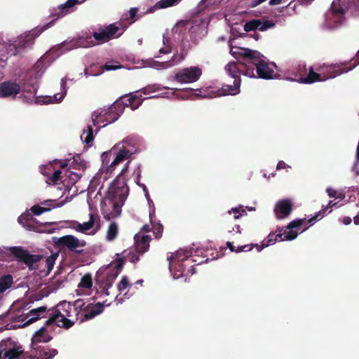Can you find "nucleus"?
Wrapping results in <instances>:
<instances>
[{"label": "nucleus", "instance_id": "28", "mask_svg": "<svg viewBox=\"0 0 359 359\" xmlns=\"http://www.w3.org/2000/svg\"><path fill=\"white\" fill-rule=\"evenodd\" d=\"M86 0H67L65 4L58 6V12L55 14L57 18H60L74 11V7L77 4L83 3Z\"/></svg>", "mask_w": 359, "mask_h": 359}, {"label": "nucleus", "instance_id": "6", "mask_svg": "<svg viewBox=\"0 0 359 359\" xmlns=\"http://www.w3.org/2000/svg\"><path fill=\"white\" fill-rule=\"evenodd\" d=\"M139 152L137 140L134 137L123 139L114 144L110 150L102 154V163L99 174L104 180H107L121 163Z\"/></svg>", "mask_w": 359, "mask_h": 359}, {"label": "nucleus", "instance_id": "57", "mask_svg": "<svg viewBox=\"0 0 359 359\" xmlns=\"http://www.w3.org/2000/svg\"><path fill=\"white\" fill-rule=\"evenodd\" d=\"M353 60H354V64L351 65V66H354V67H355L357 65H359V50L358 51V53Z\"/></svg>", "mask_w": 359, "mask_h": 359}, {"label": "nucleus", "instance_id": "62", "mask_svg": "<svg viewBox=\"0 0 359 359\" xmlns=\"http://www.w3.org/2000/svg\"><path fill=\"white\" fill-rule=\"evenodd\" d=\"M116 301L118 302V303H122L123 299L121 297H118V296L116 297Z\"/></svg>", "mask_w": 359, "mask_h": 359}, {"label": "nucleus", "instance_id": "61", "mask_svg": "<svg viewBox=\"0 0 359 359\" xmlns=\"http://www.w3.org/2000/svg\"><path fill=\"white\" fill-rule=\"evenodd\" d=\"M253 245V248H254L255 246H256V247H257V250H258L259 252H260V251H261V250L264 248V247L263 246V243L262 244V245H257H257Z\"/></svg>", "mask_w": 359, "mask_h": 359}, {"label": "nucleus", "instance_id": "9", "mask_svg": "<svg viewBox=\"0 0 359 359\" xmlns=\"http://www.w3.org/2000/svg\"><path fill=\"white\" fill-rule=\"evenodd\" d=\"M8 250L15 255L20 261L24 262L30 270L46 267L47 271L45 275L49 274L53 269L55 261L58 257L57 253L52 254L45 259L38 255H30L27 250L21 247H10Z\"/></svg>", "mask_w": 359, "mask_h": 359}, {"label": "nucleus", "instance_id": "47", "mask_svg": "<svg viewBox=\"0 0 359 359\" xmlns=\"http://www.w3.org/2000/svg\"><path fill=\"white\" fill-rule=\"evenodd\" d=\"M71 167L73 169H77L79 171L80 170H84V169L86 168V163L83 161H80L79 163H78V162H76V160H74L72 162V163L71 165Z\"/></svg>", "mask_w": 359, "mask_h": 359}, {"label": "nucleus", "instance_id": "2", "mask_svg": "<svg viewBox=\"0 0 359 359\" xmlns=\"http://www.w3.org/2000/svg\"><path fill=\"white\" fill-rule=\"evenodd\" d=\"M57 164H60V168L65 169L68 163L66 160L61 161L55 159L47 165H41L40 171L42 175L47 177L46 182L48 184L55 185L57 190H63L61 197L65 196V198L60 202H57V200L48 199L43 201L40 205H34L31 210L36 215L50 211L53 208L62 207L79 192L76 183L80 179L81 174L69 169L65 170L62 173L60 170L57 169Z\"/></svg>", "mask_w": 359, "mask_h": 359}, {"label": "nucleus", "instance_id": "7", "mask_svg": "<svg viewBox=\"0 0 359 359\" xmlns=\"http://www.w3.org/2000/svg\"><path fill=\"white\" fill-rule=\"evenodd\" d=\"M128 191L124 179H115L111 183L102 203V210L105 218L110 220L121 215V208L127 198Z\"/></svg>", "mask_w": 359, "mask_h": 359}, {"label": "nucleus", "instance_id": "58", "mask_svg": "<svg viewBox=\"0 0 359 359\" xmlns=\"http://www.w3.org/2000/svg\"><path fill=\"white\" fill-rule=\"evenodd\" d=\"M281 2H282V0H270L269 5H271V6L278 5V4H281Z\"/></svg>", "mask_w": 359, "mask_h": 359}, {"label": "nucleus", "instance_id": "63", "mask_svg": "<svg viewBox=\"0 0 359 359\" xmlns=\"http://www.w3.org/2000/svg\"><path fill=\"white\" fill-rule=\"evenodd\" d=\"M302 69H304L305 71L306 70V67H305V65H303V66L299 65V70H301V69H302Z\"/></svg>", "mask_w": 359, "mask_h": 359}, {"label": "nucleus", "instance_id": "3", "mask_svg": "<svg viewBox=\"0 0 359 359\" xmlns=\"http://www.w3.org/2000/svg\"><path fill=\"white\" fill-rule=\"evenodd\" d=\"M104 306H108L109 304L97 303L96 304L84 303L81 299H77L73 304L67 302L58 304L50 315L48 321L58 327L69 328L76 320L82 322L90 320L102 313Z\"/></svg>", "mask_w": 359, "mask_h": 359}, {"label": "nucleus", "instance_id": "12", "mask_svg": "<svg viewBox=\"0 0 359 359\" xmlns=\"http://www.w3.org/2000/svg\"><path fill=\"white\" fill-rule=\"evenodd\" d=\"M226 67L227 74L226 75V95H235L240 93L241 74H244V71L241 67V63L229 62Z\"/></svg>", "mask_w": 359, "mask_h": 359}, {"label": "nucleus", "instance_id": "37", "mask_svg": "<svg viewBox=\"0 0 359 359\" xmlns=\"http://www.w3.org/2000/svg\"><path fill=\"white\" fill-rule=\"evenodd\" d=\"M93 130L91 126H88L86 129H84L81 135V140L86 144H90L93 140Z\"/></svg>", "mask_w": 359, "mask_h": 359}, {"label": "nucleus", "instance_id": "60", "mask_svg": "<svg viewBox=\"0 0 359 359\" xmlns=\"http://www.w3.org/2000/svg\"><path fill=\"white\" fill-rule=\"evenodd\" d=\"M353 222H354L355 224H356V225L359 224V215H358L353 217Z\"/></svg>", "mask_w": 359, "mask_h": 359}, {"label": "nucleus", "instance_id": "34", "mask_svg": "<svg viewBox=\"0 0 359 359\" xmlns=\"http://www.w3.org/2000/svg\"><path fill=\"white\" fill-rule=\"evenodd\" d=\"M336 204V203H333L332 201H330L325 208H323L321 210L316 213V215L313 217H312L307 221L306 220V222L308 224H309L310 226L313 225L316 221L320 219L324 216V214L325 213L327 209L333 207Z\"/></svg>", "mask_w": 359, "mask_h": 359}, {"label": "nucleus", "instance_id": "15", "mask_svg": "<svg viewBox=\"0 0 359 359\" xmlns=\"http://www.w3.org/2000/svg\"><path fill=\"white\" fill-rule=\"evenodd\" d=\"M126 29V27L123 26L122 22H115L99 29L97 32H95L93 37L99 43L107 42L113 38H118L121 36Z\"/></svg>", "mask_w": 359, "mask_h": 359}, {"label": "nucleus", "instance_id": "43", "mask_svg": "<svg viewBox=\"0 0 359 359\" xmlns=\"http://www.w3.org/2000/svg\"><path fill=\"white\" fill-rule=\"evenodd\" d=\"M32 217V215L29 213H24L21 215L18 220L20 224H21L24 227L29 228V218Z\"/></svg>", "mask_w": 359, "mask_h": 359}, {"label": "nucleus", "instance_id": "19", "mask_svg": "<svg viewBox=\"0 0 359 359\" xmlns=\"http://www.w3.org/2000/svg\"><path fill=\"white\" fill-rule=\"evenodd\" d=\"M61 88L60 92L59 93L55 94L54 96H40V97H34L31 100V102H34L36 104H53V103H60L62 101L64 97H65L67 91V79L66 78H63L61 79Z\"/></svg>", "mask_w": 359, "mask_h": 359}, {"label": "nucleus", "instance_id": "31", "mask_svg": "<svg viewBox=\"0 0 359 359\" xmlns=\"http://www.w3.org/2000/svg\"><path fill=\"white\" fill-rule=\"evenodd\" d=\"M300 81L302 83L306 84L313 83L317 81H323L322 74L319 72H315L313 67H310L308 75L304 77H300Z\"/></svg>", "mask_w": 359, "mask_h": 359}, {"label": "nucleus", "instance_id": "11", "mask_svg": "<svg viewBox=\"0 0 359 359\" xmlns=\"http://www.w3.org/2000/svg\"><path fill=\"white\" fill-rule=\"evenodd\" d=\"M171 92H166L163 93L161 96L163 97L170 98L171 96H175L176 98L180 100H194L196 97L198 98H213L224 95V90L219 88L214 90L212 88H208L203 93L199 91L198 93H194V90L192 88H186L183 90V93L180 95H175L177 91H179L178 88H170Z\"/></svg>", "mask_w": 359, "mask_h": 359}, {"label": "nucleus", "instance_id": "45", "mask_svg": "<svg viewBox=\"0 0 359 359\" xmlns=\"http://www.w3.org/2000/svg\"><path fill=\"white\" fill-rule=\"evenodd\" d=\"M129 285V281L126 276L122 277L119 284L118 285V290L121 294L123 292L124 296H127V292H124L125 290L128 287Z\"/></svg>", "mask_w": 359, "mask_h": 359}, {"label": "nucleus", "instance_id": "55", "mask_svg": "<svg viewBox=\"0 0 359 359\" xmlns=\"http://www.w3.org/2000/svg\"><path fill=\"white\" fill-rule=\"evenodd\" d=\"M341 222H343V224H344L345 225H348L351 223L352 222V219L350 217H344L342 219H341Z\"/></svg>", "mask_w": 359, "mask_h": 359}, {"label": "nucleus", "instance_id": "30", "mask_svg": "<svg viewBox=\"0 0 359 359\" xmlns=\"http://www.w3.org/2000/svg\"><path fill=\"white\" fill-rule=\"evenodd\" d=\"M9 319L12 320L15 325H13V327H21L27 325H29L27 320L28 319L27 313H24L19 310L17 313L13 314L12 311H10L8 313Z\"/></svg>", "mask_w": 359, "mask_h": 359}, {"label": "nucleus", "instance_id": "53", "mask_svg": "<svg viewBox=\"0 0 359 359\" xmlns=\"http://www.w3.org/2000/svg\"><path fill=\"white\" fill-rule=\"evenodd\" d=\"M129 164H130V161H128L127 163L124 165L123 168H122V170H121L119 175H118V178H120V176L121 175H123L128 170V167H129Z\"/></svg>", "mask_w": 359, "mask_h": 359}, {"label": "nucleus", "instance_id": "21", "mask_svg": "<svg viewBox=\"0 0 359 359\" xmlns=\"http://www.w3.org/2000/svg\"><path fill=\"white\" fill-rule=\"evenodd\" d=\"M233 39H230L229 41V46L230 47V53L236 59H243V63H249L252 58H256V55H258V51L251 50L249 48H245L240 46L233 45Z\"/></svg>", "mask_w": 359, "mask_h": 359}, {"label": "nucleus", "instance_id": "17", "mask_svg": "<svg viewBox=\"0 0 359 359\" xmlns=\"http://www.w3.org/2000/svg\"><path fill=\"white\" fill-rule=\"evenodd\" d=\"M346 64L323 65L316 67V69L322 74L323 81H325L330 79H334L343 73L348 72L354 68V66L343 67Z\"/></svg>", "mask_w": 359, "mask_h": 359}, {"label": "nucleus", "instance_id": "8", "mask_svg": "<svg viewBox=\"0 0 359 359\" xmlns=\"http://www.w3.org/2000/svg\"><path fill=\"white\" fill-rule=\"evenodd\" d=\"M202 250L196 248L189 249H180L168 257L169 261V269L175 279L182 277L185 271V267H189L187 273L194 274L195 273L194 262L200 264L204 262L203 260L191 258L190 257H198Z\"/></svg>", "mask_w": 359, "mask_h": 359}, {"label": "nucleus", "instance_id": "38", "mask_svg": "<svg viewBox=\"0 0 359 359\" xmlns=\"http://www.w3.org/2000/svg\"><path fill=\"white\" fill-rule=\"evenodd\" d=\"M12 283L13 278L11 276L8 275L0 278V293L11 287Z\"/></svg>", "mask_w": 359, "mask_h": 359}, {"label": "nucleus", "instance_id": "26", "mask_svg": "<svg viewBox=\"0 0 359 359\" xmlns=\"http://www.w3.org/2000/svg\"><path fill=\"white\" fill-rule=\"evenodd\" d=\"M93 290V279L90 273L85 274L81 278L76 289L78 295L89 296Z\"/></svg>", "mask_w": 359, "mask_h": 359}, {"label": "nucleus", "instance_id": "25", "mask_svg": "<svg viewBox=\"0 0 359 359\" xmlns=\"http://www.w3.org/2000/svg\"><path fill=\"white\" fill-rule=\"evenodd\" d=\"M293 205L288 199L278 201L274 207V214L278 219L288 217L292 211Z\"/></svg>", "mask_w": 359, "mask_h": 359}, {"label": "nucleus", "instance_id": "54", "mask_svg": "<svg viewBox=\"0 0 359 359\" xmlns=\"http://www.w3.org/2000/svg\"><path fill=\"white\" fill-rule=\"evenodd\" d=\"M288 167L289 166L284 161H280L277 164L276 169L281 170V169H285Z\"/></svg>", "mask_w": 359, "mask_h": 359}, {"label": "nucleus", "instance_id": "29", "mask_svg": "<svg viewBox=\"0 0 359 359\" xmlns=\"http://www.w3.org/2000/svg\"><path fill=\"white\" fill-rule=\"evenodd\" d=\"M134 239L136 243V249L138 252L144 253L147 252L149 248L150 236L147 235H141L137 233Z\"/></svg>", "mask_w": 359, "mask_h": 359}, {"label": "nucleus", "instance_id": "42", "mask_svg": "<svg viewBox=\"0 0 359 359\" xmlns=\"http://www.w3.org/2000/svg\"><path fill=\"white\" fill-rule=\"evenodd\" d=\"M259 19H253L247 22L244 25V30L246 32L255 31L259 25Z\"/></svg>", "mask_w": 359, "mask_h": 359}, {"label": "nucleus", "instance_id": "5", "mask_svg": "<svg viewBox=\"0 0 359 359\" xmlns=\"http://www.w3.org/2000/svg\"><path fill=\"white\" fill-rule=\"evenodd\" d=\"M95 45V43L91 36L86 35L72 39L69 41H65L52 48L35 63L34 67L29 71V77L31 79V86L27 87L26 84L24 83L22 91L28 92L31 94H36V88L32 83V81L40 79L50 63L62 54L74 48H89Z\"/></svg>", "mask_w": 359, "mask_h": 359}, {"label": "nucleus", "instance_id": "13", "mask_svg": "<svg viewBox=\"0 0 359 359\" xmlns=\"http://www.w3.org/2000/svg\"><path fill=\"white\" fill-rule=\"evenodd\" d=\"M53 21L41 27H36L28 33L19 36L13 44L9 46V50L13 55H16L21 49L31 46L35 39L44 30L52 26Z\"/></svg>", "mask_w": 359, "mask_h": 359}, {"label": "nucleus", "instance_id": "27", "mask_svg": "<svg viewBox=\"0 0 359 359\" xmlns=\"http://www.w3.org/2000/svg\"><path fill=\"white\" fill-rule=\"evenodd\" d=\"M51 339V337L44 327L37 330L32 338L31 348H38L40 343H46Z\"/></svg>", "mask_w": 359, "mask_h": 359}, {"label": "nucleus", "instance_id": "14", "mask_svg": "<svg viewBox=\"0 0 359 359\" xmlns=\"http://www.w3.org/2000/svg\"><path fill=\"white\" fill-rule=\"evenodd\" d=\"M27 355L22 347L11 339L0 342V359H25Z\"/></svg>", "mask_w": 359, "mask_h": 359}, {"label": "nucleus", "instance_id": "44", "mask_svg": "<svg viewBox=\"0 0 359 359\" xmlns=\"http://www.w3.org/2000/svg\"><path fill=\"white\" fill-rule=\"evenodd\" d=\"M259 24L260 25L258 26L257 29L261 32L266 31L268 29L272 28L275 26V23L270 20L262 21L260 19Z\"/></svg>", "mask_w": 359, "mask_h": 359}, {"label": "nucleus", "instance_id": "23", "mask_svg": "<svg viewBox=\"0 0 359 359\" xmlns=\"http://www.w3.org/2000/svg\"><path fill=\"white\" fill-rule=\"evenodd\" d=\"M57 353L55 348L38 346V348H31L27 357L28 359H52Z\"/></svg>", "mask_w": 359, "mask_h": 359}, {"label": "nucleus", "instance_id": "39", "mask_svg": "<svg viewBox=\"0 0 359 359\" xmlns=\"http://www.w3.org/2000/svg\"><path fill=\"white\" fill-rule=\"evenodd\" d=\"M226 248H229L231 252H240L242 251L248 252L252 250L253 248V245H245L243 246H239L237 248H236V247L233 245L232 243L228 241L226 242Z\"/></svg>", "mask_w": 359, "mask_h": 359}, {"label": "nucleus", "instance_id": "33", "mask_svg": "<svg viewBox=\"0 0 359 359\" xmlns=\"http://www.w3.org/2000/svg\"><path fill=\"white\" fill-rule=\"evenodd\" d=\"M46 312V306H40L36 309H34L27 312L28 319L27 321L28 323L31 324L39 318H43L45 316Z\"/></svg>", "mask_w": 359, "mask_h": 359}, {"label": "nucleus", "instance_id": "51", "mask_svg": "<svg viewBox=\"0 0 359 359\" xmlns=\"http://www.w3.org/2000/svg\"><path fill=\"white\" fill-rule=\"evenodd\" d=\"M163 231V226L161 224H158L156 226V231H154V233L156 235V237H160L161 236Z\"/></svg>", "mask_w": 359, "mask_h": 359}, {"label": "nucleus", "instance_id": "4", "mask_svg": "<svg viewBox=\"0 0 359 359\" xmlns=\"http://www.w3.org/2000/svg\"><path fill=\"white\" fill-rule=\"evenodd\" d=\"M163 88L169 89L168 87H162L159 84L149 85L141 90L135 92V95H130L123 100L116 101L110 106L95 110L92 114L91 117L93 126H97L100 128L114 123L123 112L125 107H128L132 110H135L142 104V102L144 100V98H142V94L148 95Z\"/></svg>", "mask_w": 359, "mask_h": 359}, {"label": "nucleus", "instance_id": "18", "mask_svg": "<svg viewBox=\"0 0 359 359\" xmlns=\"http://www.w3.org/2000/svg\"><path fill=\"white\" fill-rule=\"evenodd\" d=\"M202 74L198 67L191 66L179 70L174 76V79L180 83H191L197 81Z\"/></svg>", "mask_w": 359, "mask_h": 359}, {"label": "nucleus", "instance_id": "46", "mask_svg": "<svg viewBox=\"0 0 359 359\" xmlns=\"http://www.w3.org/2000/svg\"><path fill=\"white\" fill-rule=\"evenodd\" d=\"M276 242V238L274 237V233L273 232H271L268 235L266 239L263 241V246L264 247H267L269 245L274 244Z\"/></svg>", "mask_w": 359, "mask_h": 359}, {"label": "nucleus", "instance_id": "36", "mask_svg": "<svg viewBox=\"0 0 359 359\" xmlns=\"http://www.w3.org/2000/svg\"><path fill=\"white\" fill-rule=\"evenodd\" d=\"M118 233V227L117 224L115 222H111L107 231L106 239L108 241H114L116 238Z\"/></svg>", "mask_w": 359, "mask_h": 359}, {"label": "nucleus", "instance_id": "1", "mask_svg": "<svg viewBox=\"0 0 359 359\" xmlns=\"http://www.w3.org/2000/svg\"><path fill=\"white\" fill-rule=\"evenodd\" d=\"M208 23L207 18L201 16L197 17L192 21L177 22L170 30L168 29L163 34V46L158 49L157 56L168 54L173 48L175 53L171 60L163 62L151 61L149 65L156 69H164L180 64L185 59L191 48L190 43L185 37L187 31L189 30L194 43H196L198 40L206 35Z\"/></svg>", "mask_w": 359, "mask_h": 359}, {"label": "nucleus", "instance_id": "52", "mask_svg": "<svg viewBox=\"0 0 359 359\" xmlns=\"http://www.w3.org/2000/svg\"><path fill=\"white\" fill-rule=\"evenodd\" d=\"M231 212L235 213L234 219H238L241 217V215L239 213L240 212V208H232L231 210L229 211V214H231Z\"/></svg>", "mask_w": 359, "mask_h": 359}, {"label": "nucleus", "instance_id": "35", "mask_svg": "<svg viewBox=\"0 0 359 359\" xmlns=\"http://www.w3.org/2000/svg\"><path fill=\"white\" fill-rule=\"evenodd\" d=\"M65 282V278L62 276H55L49 283L48 287L51 292L61 288Z\"/></svg>", "mask_w": 359, "mask_h": 359}, {"label": "nucleus", "instance_id": "56", "mask_svg": "<svg viewBox=\"0 0 359 359\" xmlns=\"http://www.w3.org/2000/svg\"><path fill=\"white\" fill-rule=\"evenodd\" d=\"M137 13V9L136 8H131L129 11V15L130 18H133Z\"/></svg>", "mask_w": 359, "mask_h": 359}, {"label": "nucleus", "instance_id": "20", "mask_svg": "<svg viewBox=\"0 0 359 359\" xmlns=\"http://www.w3.org/2000/svg\"><path fill=\"white\" fill-rule=\"evenodd\" d=\"M72 228L84 234L95 235L99 231L100 226L97 221V218L90 214L88 222L83 223L74 222Z\"/></svg>", "mask_w": 359, "mask_h": 359}, {"label": "nucleus", "instance_id": "64", "mask_svg": "<svg viewBox=\"0 0 359 359\" xmlns=\"http://www.w3.org/2000/svg\"><path fill=\"white\" fill-rule=\"evenodd\" d=\"M137 42H138V43H139L140 45H141V44H142V39H138Z\"/></svg>", "mask_w": 359, "mask_h": 359}, {"label": "nucleus", "instance_id": "10", "mask_svg": "<svg viewBox=\"0 0 359 359\" xmlns=\"http://www.w3.org/2000/svg\"><path fill=\"white\" fill-rule=\"evenodd\" d=\"M262 57L263 55L258 51V55H256V58H252L249 63H241V67L244 71V75L264 79H273V71Z\"/></svg>", "mask_w": 359, "mask_h": 359}, {"label": "nucleus", "instance_id": "50", "mask_svg": "<svg viewBox=\"0 0 359 359\" xmlns=\"http://www.w3.org/2000/svg\"><path fill=\"white\" fill-rule=\"evenodd\" d=\"M120 67H121V66H118V65H109V64H106L103 67L104 69H105L107 71L115 70Z\"/></svg>", "mask_w": 359, "mask_h": 359}, {"label": "nucleus", "instance_id": "59", "mask_svg": "<svg viewBox=\"0 0 359 359\" xmlns=\"http://www.w3.org/2000/svg\"><path fill=\"white\" fill-rule=\"evenodd\" d=\"M142 231L144 232H149L150 231V228L149 225H144L142 228Z\"/></svg>", "mask_w": 359, "mask_h": 359}, {"label": "nucleus", "instance_id": "41", "mask_svg": "<svg viewBox=\"0 0 359 359\" xmlns=\"http://www.w3.org/2000/svg\"><path fill=\"white\" fill-rule=\"evenodd\" d=\"M182 0H161L156 4L157 8H165L177 5Z\"/></svg>", "mask_w": 359, "mask_h": 359}, {"label": "nucleus", "instance_id": "24", "mask_svg": "<svg viewBox=\"0 0 359 359\" xmlns=\"http://www.w3.org/2000/svg\"><path fill=\"white\" fill-rule=\"evenodd\" d=\"M20 91V86L15 82L8 81L0 83V98H15Z\"/></svg>", "mask_w": 359, "mask_h": 359}, {"label": "nucleus", "instance_id": "22", "mask_svg": "<svg viewBox=\"0 0 359 359\" xmlns=\"http://www.w3.org/2000/svg\"><path fill=\"white\" fill-rule=\"evenodd\" d=\"M57 244L69 249L72 251L80 252L81 248L86 245V242L83 240H79L72 235H67L60 237L57 240Z\"/></svg>", "mask_w": 359, "mask_h": 359}, {"label": "nucleus", "instance_id": "32", "mask_svg": "<svg viewBox=\"0 0 359 359\" xmlns=\"http://www.w3.org/2000/svg\"><path fill=\"white\" fill-rule=\"evenodd\" d=\"M123 262L121 260H118L116 263L111 264L110 266L109 269L111 270V272L106 279V283L107 285H109V286H110L112 284L114 280L121 272L123 268Z\"/></svg>", "mask_w": 359, "mask_h": 359}, {"label": "nucleus", "instance_id": "40", "mask_svg": "<svg viewBox=\"0 0 359 359\" xmlns=\"http://www.w3.org/2000/svg\"><path fill=\"white\" fill-rule=\"evenodd\" d=\"M141 187L143 188V191H144V196L147 200V202H148V204L149 205V208H150V210H149V217H150V219L151 221L152 220V218L153 217L155 216V208H154V203L153 201H151V199L149 197V192H148V190L146 187V186L144 184H142L141 185Z\"/></svg>", "mask_w": 359, "mask_h": 359}, {"label": "nucleus", "instance_id": "48", "mask_svg": "<svg viewBox=\"0 0 359 359\" xmlns=\"http://www.w3.org/2000/svg\"><path fill=\"white\" fill-rule=\"evenodd\" d=\"M223 0H201V5H205L206 6H215L221 3Z\"/></svg>", "mask_w": 359, "mask_h": 359}, {"label": "nucleus", "instance_id": "16", "mask_svg": "<svg viewBox=\"0 0 359 359\" xmlns=\"http://www.w3.org/2000/svg\"><path fill=\"white\" fill-rule=\"evenodd\" d=\"M306 222V219H296L290 222L286 226L287 232L283 230V227L278 226L274 233V237L276 241H292L297 238V232L294 231L293 229L302 226Z\"/></svg>", "mask_w": 359, "mask_h": 359}, {"label": "nucleus", "instance_id": "49", "mask_svg": "<svg viewBox=\"0 0 359 359\" xmlns=\"http://www.w3.org/2000/svg\"><path fill=\"white\" fill-rule=\"evenodd\" d=\"M326 192L327 193L328 196L332 198H338L337 196V191L333 189L332 188L328 187L326 189Z\"/></svg>", "mask_w": 359, "mask_h": 359}]
</instances>
